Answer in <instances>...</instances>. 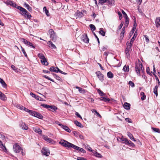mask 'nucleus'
Returning a JSON list of instances; mask_svg holds the SVG:
<instances>
[{"instance_id": "nucleus-1", "label": "nucleus", "mask_w": 160, "mask_h": 160, "mask_svg": "<svg viewBox=\"0 0 160 160\" xmlns=\"http://www.w3.org/2000/svg\"><path fill=\"white\" fill-rule=\"evenodd\" d=\"M144 68L142 64L139 60L136 62L135 71L138 76H141V72H143Z\"/></svg>"}, {"instance_id": "nucleus-2", "label": "nucleus", "mask_w": 160, "mask_h": 160, "mask_svg": "<svg viewBox=\"0 0 160 160\" xmlns=\"http://www.w3.org/2000/svg\"><path fill=\"white\" fill-rule=\"evenodd\" d=\"M59 143L63 147L68 148H72V145L73 144L63 139L61 140L59 142Z\"/></svg>"}, {"instance_id": "nucleus-3", "label": "nucleus", "mask_w": 160, "mask_h": 160, "mask_svg": "<svg viewBox=\"0 0 160 160\" xmlns=\"http://www.w3.org/2000/svg\"><path fill=\"white\" fill-rule=\"evenodd\" d=\"M38 56L41 59V62L43 65L45 66L48 65V63L46 59L42 54L39 53L38 54Z\"/></svg>"}, {"instance_id": "nucleus-4", "label": "nucleus", "mask_w": 160, "mask_h": 160, "mask_svg": "<svg viewBox=\"0 0 160 160\" xmlns=\"http://www.w3.org/2000/svg\"><path fill=\"white\" fill-rule=\"evenodd\" d=\"M127 48L125 50V54L128 58L130 57V52L131 50L132 45H130L129 42H128L126 43Z\"/></svg>"}, {"instance_id": "nucleus-5", "label": "nucleus", "mask_w": 160, "mask_h": 160, "mask_svg": "<svg viewBox=\"0 0 160 160\" xmlns=\"http://www.w3.org/2000/svg\"><path fill=\"white\" fill-rule=\"evenodd\" d=\"M22 149V148L17 143H15L13 146V150L16 153L19 152Z\"/></svg>"}, {"instance_id": "nucleus-6", "label": "nucleus", "mask_w": 160, "mask_h": 160, "mask_svg": "<svg viewBox=\"0 0 160 160\" xmlns=\"http://www.w3.org/2000/svg\"><path fill=\"white\" fill-rule=\"evenodd\" d=\"M86 13V11L85 10H82L81 12L78 10L76 12L75 15L78 18H82L84 16L83 13Z\"/></svg>"}, {"instance_id": "nucleus-7", "label": "nucleus", "mask_w": 160, "mask_h": 160, "mask_svg": "<svg viewBox=\"0 0 160 160\" xmlns=\"http://www.w3.org/2000/svg\"><path fill=\"white\" fill-rule=\"evenodd\" d=\"M21 40L26 45L32 47L33 48H35V47L33 45V44L29 41H28L27 40L24 39L23 38H21Z\"/></svg>"}, {"instance_id": "nucleus-8", "label": "nucleus", "mask_w": 160, "mask_h": 160, "mask_svg": "<svg viewBox=\"0 0 160 160\" xmlns=\"http://www.w3.org/2000/svg\"><path fill=\"white\" fill-rule=\"evenodd\" d=\"M42 154L46 156H48L50 154V151L49 149L46 148H43L42 149Z\"/></svg>"}, {"instance_id": "nucleus-9", "label": "nucleus", "mask_w": 160, "mask_h": 160, "mask_svg": "<svg viewBox=\"0 0 160 160\" xmlns=\"http://www.w3.org/2000/svg\"><path fill=\"white\" fill-rule=\"evenodd\" d=\"M16 8L20 11V12L19 13L22 16L25 15V13H27V12H28L24 8L20 6H17Z\"/></svg>"}, {"instance_id": "nucleus-10", "label": "nucleus", "mask_w": 160, "mask_h": 160, "mask_svg": "<svg viewBox=\"0 0 160 160\" xmlns=\"http://www.w3.org/2000/svg\"><path fill=\"white\" fill-rule=\"evenodd\" d=\"M82 41L85 43H88L89 39L88 38L87 35L86 34L84 33L82 36L81 38Z\"/></svg>"}, {"instance_id": "nucleus-11", "label": "nucleus", "mask_w": 160, "mask_h": 160, "mask_svg": "<svg viewBox=\"0 0 160 160\" xmlns=\"http://www.w3.org/2000/svg\"><path fill=\"white\" fill-rule=\"evenodd\" d=\"M72 148L74 149L75 150H77L81 152H82L83 153L86 152V151L82 148L78 147L74 144H73L72 145Z\"/></svg>"}, {"instance_id": "nucleus-12", "label": "nucleus", "mask_w": 160, "mask_h": 160, "mask_svg": "<svg viewBox=\"0 0 160 160\" xmlns=\"http://www.w3.org/2000/svg\"><path fill=\"white\" fill-rule=\"evenodd\" d=\"M19 126L23 130H27L28 128V126L26 125L25 123L22 122H20Z\"/></svg>"}, {"instance_id": "nucleus-13", "label": "nucleus", "mask_w": 160, "mask_h": 160, "mask_svg": "<svg viewBox=\"0 0 160 160\" xmlns=\"http://www.w3.org/2000/svg\"><path fill=\"white\" fill-rule=\"evenodd\" d=\"M96 73L100 80L102 82V81L103 80L104 78L103 75L100 71L96 72Z\"/></svg>"}, {"instance_id": "nucleus-14", "label": "nucleus", "mask_w": 160, "mask_h": 160, "mask_svg": "<svg viewBox=\"0 0 160 160\" xmlns=\"http://www.w3.org/2000/svg\"><path fill=\"white\" fill-rule=\"evenodd\" d=\"M59 125L67 132H71V131L70 129L67 126H64L62 124H59Z\"/></svg>"}, {"instance_id": "nucleus-15", "label": "nucleus", "mask_w": 160, "mask_h": 160, "mask_svg": "<svg viewBox=\"0 0 160 160\" xmlns=\"http://www.w3.org/2000/svg\"><path fill=\"white\" fill-rule=\"evenodd\" d=\"M6 3L8 5H10L16 8H17V5L15 3H13V2L12 1L9 0L7 1L6 2Z\"/></svg>"}, {"instance_id": "nucleus-16", "label": "nucleus", "mask_w": 160, "mask_h": 160, "mask_svg": "<svg viewBox=\"0 0 160 160\" xmlns=\"http://www.w3.org/2000/svg\"><path fill=\"white\" fill-rule=\"evenodd\" d=\"M156 26L157 28H158L160 26V17L157 18L155 21Z\"/></svg>"}, {"instance_id": "nucleus-17", "label": "nucleus", "mask_w": 160, "mask_h": 160, "mask_svg": "<svg viewBox=\"0 0 160 160\" xmlns=\"http://www.w3.org/2000/svg\"><path fill=\"white\" fill-rule=\"evenodd\" d=\"M59 69L58 67H51L49 69V70L52 72H58Z\"/></svg>"}, {"instance_id": "nucleus-18", "label": "nucleus", "mask_w": 160, "mask_h": 160, "mask_svg": "<svg viewBox=\"0 0 160 160\" xmlns=\"http://www.w3.org/2000/svg\"><path fill=\"white\" fill-rule=\"evenodd\" d=\"M76 88L78 89V91L79 92L81 93H85L87 91L84 89L78 86H76Z\"/></svg>"}, {"instance_id": "nucleus-19", "label": "nucleus", "mask_w": 160, "mask_h": 160, "mask_svg": "<svg viewBox=\"0 0 160 160\" xmlns=\"http://www.w3.org/2000/svg\"><path fill=\"white\" fill-rule=\"evenodd\" d=\"M93 154V155L96 157L97 158H102V156L99 153H98L97 152L93 151L92 152Z\"/></svg>"}, {"instance_id": "nucleus-20", "label": "nucleus", "mask_w": 160, "mask_h": 160, "mask_svg": "<svg viewBox=\"0 0 160 160\" xmlns=\"http://www.w3.org/2000/svg\"><path fill=\"white\" fill-rule=\"evenodd\" d=\"M23 16L28 19H30L32 17L31 14L28 12H27V13H25V15H23Z\"/></svg>"}, {"instance_id": "nucleus-21", "label": "nucleus", "mask_w": 160, "mask_h": 160, "mask_svg": "<svg viewBox=\"0 0 160 160\" xmlns=\"http://www.w3.org/2000/svg\"><path fill=\"white\" fill-rule=\"evenodd\" d=\"M34 117L40 119H42L43 118V116L41 114L36 112Z\"/></svg>"}, {"instance_id": "nucleus-22", "label": "nucleus", "mask_w": 160, "mask_h": 160, "mask_svg": "<svg viewBox=\"0 0 160 160\" xmlns=\"http://www.w3.org/2000/svg\"><path fill=\"white\" fill-rule=\"evenodd\" d=\"M0 98L3 101L6 100L7 97L4 94L0 91Z\"/></svg>"}, {"instance_id": "nucleus-23", "label": "nucleus", "mask_w": 160, "mask_h": 160, "mask_svg": "<svg viewBox=\"0 0 160 160\" xmlns=\"http://www.w3.org/2000/svg\"><path fill=\"white\" fill-rule=\"evenodd\" d=\"M127 134L128 137L129 138L135 142L136 141V140L135 138H134L133 135L130 132H127Z\"/></svg>"}, {"instance_id": "nucleus-24", "label": "nucleus", "mask_w": 160, "mask_h": 160, "mask_svg": "<svg viewBox=\"0 0 160 160\" xmlns=\"http://www.w3.org/2000/svg\"><path fill=\"white\" fill-rule=\"evenodd\" d=\"M125 27H123L122 28V32L120 35V38L121 39H122L124 37V35L125 33Z\"/></svg>"}, {"instance_id": "nucleus-25", "label": "nucleus", "mask_w": 160, "mask_h": 160, "mask_svg": "<svg viewBox=\"0 0 160 160\" xmlns=\"http://www.w3.org/2000/svg\"><path fill=\"white\" fill-rule=\"evenodd\" d=\"M50 38L53 42H55L56 41L57 36L55 32H54V33L52 35L50 36Z\"/></svg>"}, {"instance_id": "nucleus-26", "label": "nucleus", "mask_w": 160, "mask_h": 160, "mask_svg": "<svg viewBox=\"0 0 160 160\" xmlns=\"http://www.w3.org/2000/svg\"><path fill=\"white\" fill-rule=\"evenodd\" d=\"M24 7L26 8L29 11L31 12L32 11V8L30 6L26 3H25L24 4Z\"/></svg>"}, {"instance_id": "nucleus-27", "label": "nucleus", "mask_w": 160, "mask_h": 160, "mask_svg": "<svg viewBox=\"0 0 160 160\" xmlns=\"http://www.w3.org/2000/svg\"><path fill=\"white\" fill-rule=\"evenodd\" d=\"M74 123L77 126H78L81 128H83V126L82 125L81 123L78 122L77 120L74 121Z\"/></svg>"}, {"instance_id": "nucleus-28", "label": "nucleus", "mask_w": 160, "mask_h": 160, "mask_svg": "<svg viewBox=\"0 0 160 160\" xmlns=\"http://www.w3.org/2000/svg\"><path fill=\"white\" fill-rule=\"evenodd\" d=\"M130 104L127 102H125L123 105V107L126 109L129 110L130 108Z\"/></svg>"}, {"instance_id": "nucleus-29", "label": "nucleus", "mask_w": 160, "mask_h": 160, "mask_svg": "<svg viewBox=\"0 0 160 160\" xmlns=\"http://www.w3.org/2000/svg\"><path fill=\"white\" fill-rule=\"evenodd\" d=\"M0 83L2 84V86L4 88H6L7 87V84L2 78H0Z\"/></svg>"}, {"instance_id": "nucleus-30", "label": "nucleus", "mask_w": 160, "mask_h": 160, "mask_svg": "<svg viewBox=\"0 0 160 160\" xmlns=\"http://www.w3.org/2000/svg\"><path fill=\"white\" fill-rule=\"evenodd\" d=\"M33 130L36 132L37 133L39 134H41L42 133V130L39 128H33Z\"/></svg>"}, {"instance_id": "nucleus-31", "label": "nucleus", "mask_w": 160, "mask_h": 160, "mask_svg": "<svg viewBox=\"0 0 160 160\" xmlns=\"http://www.w3.org/2000/svg\"><path fill=\"white\" fill-rule=\"evenodd\" d=\"M120 139L122 141L124 142V143L126 144H128V141L129 140L126 138H124L122 136L121 138H120Z\"/></svg>"}, {"instance_id": "nucleus-32", "label": "nucleus", "mask_w": 160, "mask_h": 160, "mask_svg": "<svg viewBox=\"0 0 160 160\" xmlns=\"http://www.w3.org/2000/svg\"><path fill=\"white\" fill-rule=\"evenodd\" d=\"M136 36L135 35V32L134 34L133 35V37H132V39H131L130 42H129V43L130 45L132 46L133 42L134 41L135 38H136Z\"/></svg>"}, {"instance_id": "nucleus-33", "label": "nucleus", "mask_w": 160, "mask_h": 160, "mask_svg": "<svg viewBox=\"0 0 160 160\" xmlns=\"http://www.w3.org/2000/svg\"><path fill=\"white\" fill-rule=\"evenodd\" d=\"M48 45L49 47L55 49L56 48L55 45L53 44L52 42L50 41L48 42Z\"/></svg>"}, {"instance_id": "nucleus-34", "label": "nucleus", "mask_w": 160, "mask_h": 160, "mask_svg": "<svg viewBox=\"0 0 160 160\" xmlns=\"http://www.w3.org/2000/svg\"><path fill=\"white\" fill-rule=\"evenodd\" d=\"M109 5L112 6L115 5V1L114 0H107Z\"/></svg>"}, {"instance_id": "nucleus-35", "label": "nucleus", "mask_w": 160, "mask_h": 160, "mask_svg": "<svg viewBox=\"0 0 160 160\" xmlns=\"http://www.w3.org/2000/svg\"><path fill=\"white\" fill-rule=\"evenodd\" d=\"M158 85H156L155 87V88L153 89V92L155 94L156 96H157L158 95Z\"/></svg>"}, {"instance_id": "nucleus-36", "label": "nucleus", "mask_w": 160, "mask_h": 160, "mask_svg": "<svg viewBox=\"0 0 160 160\" xmlns=\"http://www.w3.org/2000/svg\"><path fill=\"white\" fill-rule=\"evenodd\" d=\"M43 11L45 12V13L46 14L47 16L48 17L50 16L49 13V11L47 9L46 7H44L43 8Z\"/></svg>"}, {"instance_id": "nucleus-37", "label": "nucleus", "mask_w": 160, "mask_h": 160, "mask_svg": "<svg viewBox=\"0 0 160 160\" xmlns=\"http://www.w3.org/2000/svg\"><path fill=\"white\" fill-rule=\"evenodd\" d=\"M123 70L125 72H128L129 71V68L128 65H125L124 66Z\"/></svg>"}, {"instance_id": "nucleus-38", "label": "nucleus", "mask_w": 160, "mask_h": 160, "mask_svg": "<svg viewBox=\"0 0 160 160\" xmlns=\"http://www.w3.org/2000/svg\"><path fill=\"white\" fill-rule=\"evenodd\" d=\"M51 109V111L52 112H56V110L58 108L57 107L55 106H51V107L49 108Z\"/></svg>"}, {"instance_id": "nucleus-39", "label": "nucleus", "mask_w": 160, "mask_h": 160, "mask_svg": "<svg viewBox=\"0 0 160 160\" xmlns=\"http://www.w3.org/2000/svg\"><path fill=\"white\" fill-rule=\"evenodd\" d=\"M140 95L142 96L141 98V99L143 101L145 99L146 95L144 92H141L140 93Z\"/></svg>"}, {"instance_id": "nucleus-40", "label": "nucleus", "mask_w": 160, "mask_h": 160, "mask_svg": "<svg viewBox=\"0 0 160 160\" xmlns=\"http://www.w3.org/2000/svg\"><path fill=\"white\" fill-rule=\"evenodd\" d=\"M107 76L110 78H112L113 77V74L111 72H109L107 73Z\"/></svg>"}, {"instance_id": "nucleus-41", "label": "nucleus", "mask_w": 160, "mask_h": 160, "mask_svg": "<svg viewBox=\"0 0 160 160\" xmlns=\"http://www.w3.org/2000/svg\"><path fill=\"white\" fill-rule=\"evenodd\" d=\"M47 141L48 142L52 144H54L56 142L55 141H54L52 139L50 138H49Z\"/></svg>"}, {"instance_id": "nucleus-42", "label": "nucleus", "mask_w": 160, "mask_h": 160, "mask_svg": "<svg viewBox=\"0 0 160 160\" xmlns=\"http://www.w3.org/2000/svg\"><path fill=\"white\" fill-rule=\"evenodd\" d=\"M0 147L2 149V150L5 152H7V149L6 148L5 146L2 144L1 146H0Z\"/></svg>"}, {"instance_id": "nucleus-43", "label": "nucleus", "mask_w": 160, "mask_h": 160, "mask_svg": "<svg viewBox=\"0 0 160 160\" xmlns=\"http://www.w3.org/2000/svg\"><path fill=\"white\" fill-rule=\"evenodd\" d=\"M107 2V0H99L98 2V4L102 5L105 2Z\"/></svg>"}, {"instance_id": "nucleus-44", "label": "nucleus", "mask_w": 160, "mask_h": 160, "mask_svg": "<svg viewBox=\"0 0 160 160\" xmlns=\"http://www.w3.org/2000/svg\"><path fill=\"white\" fill-rule=\"evenodd\" d=\"M89 26L92 31H94L96 30V27L94 25L91 24L89 25Z\"/></svg>"}, {"instance_id": "nucleus-45", "label": "nucleus", "mask_w": 160, "mask_h": 160, "mask_svg": "<svg viewBox=\"0 0 160 160\" xmlns=\"http://www.w3.org/2000/svg\"><path fill=\"white\" fill-rule=\"evenodd\" d=\"M21 50H22V51L23 53L24 56L26 57L27 58H28V55L25 52V50H24V49L22 47V46H21Z\"/></svg>"}, {"instance_id": "nucleus-46", "label": "nucleus", "mask_w": 160, "mask_h": 160, "mask_svg": "<svg viewBox=\"0 0 160 160\" xmlns=\"http://www.w3.org/2000/svg\"><path fill=\"white\" fill-rule=\"evenodd\" d=\"M99 33L102 35L104 36H105V32L102 30V28H100V31H99Z\"/></svg>"}, {"instance_id": "nucleus-47", "label": "nucleus", "mask_w": 160, "mask_h": 160, "mask_svg": "<svg viewBox=\"0 0 160 160\" xmlns=\"http://www.w3.org/2000/svg\"><path fill=\"white\" fill-rule=\"evenodd\" d=\"M16 107L17 108H18L19 109H20L21 110H23V108H24V107L22 105H21L19 104H17L16 106Z\"/></svg>"}, {"instance_id": "nucleus-48", "label": "nucleus", "mask_w": 160, "mask_h": 160, "mask_svg": "<svg viewBox=\"0 0 160 160\" xmlns=\"http://www.w3.org/2000/svg\"><path fill=\"white\" fill-rule=\"evenodd\" d=\"M152 129L153 131H154L155 132H158V133H160V130L159 129L157 128H152Z\"/></svg>"}, {"instance_id": "nucleus-49", "label": "nucleus", "mask_w": 160, "mask_h": 160, "mask_svg": "<svg viewBox=\"0 0 160 160\" xmlns=\"http://www.w3.org/2000/svg\"><path fill=\"white\" fill-rule=\"evenodd\" d=\"M125 18V25L126 26H127L128 24L129 23V18L128 17Z\"/></svg>"}, {"instance_id": "nucleus-50", "label": "nucleus", "mask_w": 160, "mask_h": 160, "mask_svg": "<svg viewBox=\"0 0 160 160\" xmlns=\"http://www.w3.org/2000/svg\"><path fill=\"white\" fill-rule=\"evenodd\" d=\"M48 32L50 35V36L54 33V32L52 29H50L48 31Z\"/></svg>"}, {"instance_id": "nucleus-51", "label": "nucleus", "mask_w": 160, "mask_h": 160, "mask_svg": "<svg viewBox=\"0 0 160 160\" xmlns=\"http://www.w3.org/2000/svg\"><path fill=\"white\" fill-rule=\"evenodd\" d=\"M53 76H54L55 78H56L57 80L59 81H60L61 80V78L59 77L56 74H53L52 73Z\"/></svg>"}, {"instance_id": "nucleus-52", "label": "nucleus", "mask_w": 160, "mask_h": 160, "mask_svg": "<svg viewBox=\"0 0 160 160\" xmlns=\"http://www.w3.org/2000/svg\"><path fill=\"white\" fill-rule=\"evenodd\" d=\"M85 148L86 149H88L89 151L92 152H93L94 151L92 150L91 148L88 145H87L85 147Z\"/></svg>"}, {"instance_id": "nucleus-53", "label": "nucleus", "mask_w": 160, "mask_h": 160, "mask_svg": "<svg viewBox=\"0 0 160 160\" xmlns=\"http://www.w3.org/2000/svg\"><path fill=\"white\" fill-rule=\"evenodd\" d=\"M41 106L43 108L47 109L51 107V106L47 104H42Z\"/></svg>"}, {"instance_id": "nucleus-54", "label": "nucleus", "mask_w": 160, "mask_h": 160, "mask_svg": "<svg viewBox=\"0 0 160 160\" xmlns=\"http://www.w3.org/2000/svg\"><path fill=\"white\" fill-rule=\"evenodd\" d=\"M98 92L100 96H102L105 95L104 93L99 89H98Z\"/></svg>"}, {"instance_id": "nucleus-55", "label": "nucleus", "mask_w": 160, "mask_h": 160, "mask_svg": "<svg viewBox=\"0 0 160 160\" xmlns=\"http://www.w3.org/2000/svg\"><path fill=\"white\" fill-rule=\"evenodd\" d=\"M29 114L31 115L34 116L35 115V114L36 113V112L34 111H33L32 110H30V111H29Z\"/></svg>"}, {"instance_id": "nucleus-56", "label": "nucleus", "mask_w": 160, "mask_h": 160, "mask_svg": "<svg viewBox=\"0 0 160 160\" xmlns=\"http://www.w3.org/2000/svg\"><path fill=\"white\" fill-rule=\"evenodd\" d=\"M43 77L44 78H46L48 80H49L52 82H54L53 80L52 79L50 78L49 77H48V76H47L46 75H44L43 76Z\"/></svg>"}, {"instance_id": "nucleus-57", "label": "nucleus", "mask_w": 160, "mask_h": 160, "mask_svg": "<svg viewBox=\"0 0 160 160\" xmlns=\"http://www.w3.org/2000/svg\"><path fill=\"white\" fill-rule=\"evenodd\" d=\"M145 37V40L146 42L148 43L149 42V40L148 38V37L147 36L145 35L144 36Z\"/></svg>"}, {"instance_id": "nucleus-58", "label": "nucleus", "mask_w": 160, "mask_h": 160, "mask_svg": "<svg viewBox=\"0 0 160 160\" xmlns=\"http://www.w3.org/2000/svg\"><path fill=\"white\" fill-rule=\"evenodd\" d=\"M128 144L129 145H130L132 147L135 146L134 144L130 140L129 141L128 143Z\"/></svg>"}, {"instance_id": "nucleus-59", "label": "nucleus", "mask_w": 160, "mask_h": 160, "mask_svg": "<svg viewBox=\"0 0 160 160\" xmlns=\"http://www.w3.org/2000/svg\"><path fill=\"white\" fill-rule=\"evenodd\" d=\"M35 98L37 100H39L40 101H42V98L41 97L37 95L36 96Z\"/></svg>"}, {"instance_id": "nucleus-60", "label": "nucleus", "mask_w": 160, "mask_h": 160, "mask_svg": "<svg viewBox=\"0 0 160 160\" xmlns=\"http://www.w3.org/2000/svg\"><path fill=\"white\" fill-rule=\"evenodd\" d=\"M73 133L75 137H78V134H79V132H78L75 131L73 132Z\"/></svg>"}, {"instance_id": "nucleus-61", "label": "nucleus", "mask_w": 160, "mask_h": 160, "mask_svg": "<svg viewBox=\"0 0 160 160\" xmlns=\"http://www.w3.org/2000/svg\"><path fill=\"white\" fill-rule=\"evenodd\" d=\"M129 84L132 87H134V84L131 81H129Z\"/></svg>"}, {"instance_id": "nucleus-62", "label": "nucleus", "mask_w": 160, "mask_h": 160, "mask_svg": "<svg viewBox=\"0 0 160 160\" xmlns=\"http://www.w3.org/2000/svg\"><path fill=\"white\" fill-rule=\"evenodd\" d=\"M122 13L123 14L124 17L125 18H128V16L125 12L123 10H122Z\"/></svg>"}, {"instance_id": "nucleus-63", "label": "nucleus", "mask_w": 160, "mask_h": 160, "mask_svg": "<svg viewBox=\"0 0 160 160\" xmlns=\"http://www.w3.org/2000/svg\"><path fill=\"white\" fill-rule=\"evenodd\" d=\"M11 68L14 71H15V72L17 71V69L13 65H12L11 66Z\"/></svg>"}, {"instance_id": "nucleus-64", "label": "nucleus", "mask_w": 160, "mask_h": 160, "mask_svg": "<svg viewBox=\"0 0 160 160\" xmlns=\"http://www.w3.org/2000/svg\"><path fill=\"white\" fill-rule=\"evenodd\" d=\"M103 101L106 102H108L110 101V99L109 98H104Z\"/></svg>"}]
</instances>
